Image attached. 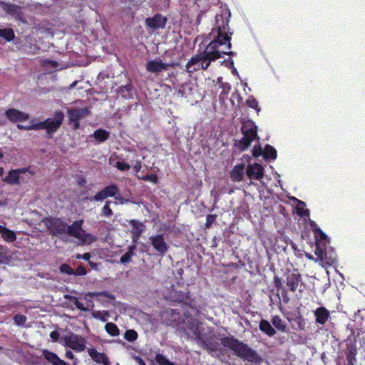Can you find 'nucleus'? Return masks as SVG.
<instances>
[{
  "label": "nucleus",
  "instance_id": "3c124183",
  "mask_svg": "<svg viewBox=\"0 0 365 365\" xmlns=\"http://www.w3.org/2000/svg\"><path fill=\"white\" fill-rule=\"evenodd\" d=\"M274 284L276 289L279 291L282 289V281L280 277L278 276H274Z\"/></svg>",
  "mask_w": 365,
  "mask_h": 365
},
{
  "label": "nucleus",
  "instance_id": "f8f14e48",
  "mask_svg": "<svg viewBox=\"0 0 365 365\" xmlns=\"http://www.w3.org/2000/svg\"><path fill=\"white\" fill-rule=\"evenodd\" d=\"M67 113L68 115V121H80V120L88 116L90 114V110L88 107L80 108H68Z\"/></svg>",
  "mask_w": 365,
  "mask_h": 365
},
{
  "label": "nucleus",
  "instance_id": "f03ea898",
  "mask_svg": "<svg viewBox=\"0 0 365 365\" xmlns=\"http://www.w3.org/2000/svg\"><path fill=\"white\" fill-rule=\"evenodd\" d=\"M221 344L232 350L235 355L249 362H258L259 356L258 354L247 344L239 341L234 336H224L221 339Z\"/></svg>",
  "mask_w": 365,
  "mask_h": 365
},
{
  "label": "nucleus",
  "instance_id": "69168bd1",
  "mask_svg": "<svg viewBox=\"0 0 365 365\" xmlns=\"http://www.w3.org/2000/svg\"><path fill=\"white\" fill-rule=\"evenodd\" d=\"M66 358L69 359H74V354L71 351H66Z\"/></svg>",
  "mask_w": 365,
  "mask_h": 365
},
{
  "label": "nucleus",
  "instance_id": "f704fd0d",
  "mask_svg": "<svg viewBox=\"0 0 365 365\" xmlns=\"http://www.w3.org/2000/svg\"><path fill=\"white\" fill-rule=\"evenodd\" d=\"M0 36L3 37L7 41H12L14 37V32L11 29H0Z\"/></svg>",
  "mask_w": 365,
  "mask_h": 365
},
{
  "label": "nucleus",
  "instance_id": "473e14b6",
  "mask_svg": "<svg viewBox=\"0 0 365 365\" xmlns=\"http://www.w3.org/2000/svg\"><path fill=\"white\" fill-rule=\"evenodd\" d=\"M136 249V245H133L129 246L128 251L120 257V262L122 264L129 263L132 260V257L134 255V250Z\"/></svg>",
  "mask_w": 365,
  "mask_h": 365
},
{
  "label": "nucleus",
  "instance_id": "e433bc0d",
  "mask_svg": "<svg viewBox=\"0 0 365 365\" xmlns=\"http://www.w3.org/2000/svg\"><path fill=\"white\" fill-rule=\"evenodd\" d=\"M113 212L110 208V201H106L101 211V215L106 217H110Z\"/></svg>",
  "mask_w": 365,
  "mask_h": 365
},
{
  "label": "nucleus",
  "instance_id": "37998d69",
  "mask_svg": "<svg viewBox=\"0 0 365 365\" xmlns=\"http://www.w3.org/2000/svg\"><path fill=\"white\" fill-rule=\"evenodd\" d=\"M216 215H207L206 217V222L205 224V229H209L214 222L216 220Z\"/></svg>",
  "mask_w": 365,
  "mask_h": 365
},
{
  "label": "nucleus",
  "instance_id": "a18cd8bd",
  "mask_svg": "<svg viewBox=\"0 0 365 365\" xmlns=\"http://www.w3.org/2000/svg\"><path fill=\"white\" fill-rule=\"evenodd\" d=\"M246 104L248 107L254 109H257L258 108V102L253 96H250L247 99Z\"/></svg>",
  "mask_w": 365,
  "mask_h": 365
},
{
  "label": "nucleus",
  "instance_id": "6ab92c4d",
  "mask_svg": "<svg viewBox=\"0 0 365 365\" xmlns=\"http://www.w3.org/2000/svg\"><path fill=\"white\" fill-rule=\"evenodd\" d=\"M315 322L320 325H324L330 318L329 311L324 307H319L314 311Z\"/></svg>",
  "mask_w": 365,
  "mask_h": 365
},
{
  "label": "nucleus",
  "instance_id": "1a4fd4ad",
  "mask_svg": "<svg viewBox=\"0 0 365 365\" xmlns=\"http://www.w3.org/2000/svg\"><path fill=\"white\" fill-rule=\"evenodd\" d=\"M167 22V17L163 16L161 14L158 13L152 17H148L145 21V24L147 29H150L154 31L165 29Z\"/></svg>",
  "mask_w": 365,
  "mask_h": 365
},
{
  "label": "nucleus",
  "instance_id": "09e8293b",
  "mask_svg": "<svg viewBox=\"0 0 365 365\" xmlns=\"http://www.w3.org/2000/svg\"><path fill=\"white\" fill-rule=\"evenodd\" d=\"M261 155H263V151H262L261 146L259 145H255L252 149V155L255 158H258Z\"/></svg>",
  "mask_w": 365,
  "mask_h": 365
},
{
  "label": "nucleus",
  "instance_id": "9d476101",
  "mask_svg": "<svg viewBox=\"0 0 365 365\" xmlns=\"http://www.w3.org/2000/svg\"><path fill=\"white\" fill-rule=\"evenodd\" d=\"M149 240L154 250L161 255L163 256L168 252L169 246L165 242L163 234L152 235L150 237Z\"/></svg>",
  "mask_w": 365,
  "mask_h": 365
},
{
  "label": "nucleus",
  "instance_id": "dca6fc26",
  "mask_svg": "<svg viewBox=\"0 0 365 365\" xmlns=\"http://www.w3.org/2000/svg\"><path fill=\"white\" fill-rule=\"evenodd\" d=\"M173 66V63H165L161 59H158L148 61L146 64V69L150 73H159L163 70H168Z\"/></svg>",
  "mask_w": 365,
  "mask_h": 365
},
{
  "label": "nucleus",
  "instance_id": "864d4df0",
  "mask_svg": "<svg viewBox=\"0 0 365 365\" xmlns=\"http://www.w3.org/2000/svg\"><path fill=\"white\" fill-rule=\"evenodd\" d=\"M220 87L222 88V93L227 94L231 90V86L229 83H222Z\"/></svg>",
  "mask_w": 365,
  "mask_h": 365
},
{
  "label": "nucleus",
  "instance_id": "4c0bfd02",
  "mask_svg": "<svg viewBox=\"0 0 365 365\" xmlns=\"http://www.w3.org/2000/svg\"><path fill=\"white\" fill-rule=\"evenodd\" d=\"M138 336V333L134 329H128L124 334V338L130 342L135 341Z\"/></svg>",
  "mask_w": 365,
  "mask_h": 365
},
{
  "label": "nucleus",
  "instance_id": "603ef678",
  "mask_svg": "<svg viewBox=\"0 0 365 365\" xmlns=\"http://www.w3.org/2000/svg\"><path fill=\"white\" fill-rule=\"evenodd\" d=\"M91 255L89 252L84 253L83 255L77 254L76 258L78 259H84L86 261H89L91 259Z\"/></svg>",
  "mask_w": 365,
  "mask_h": 365
},
{
  "label": "nucleus",
  "instance_id": "680f3d73",
  "mask_svg": "<svg viewBox=\"0 0 365 365\" xmlns=\"http://www.w3.org/2000/svg\"><path fill=\"white\" fill-rule=\"evenodd\" d=\"M73 124V129L76 130L80 128V121L69 122V124Z\"/></svg>",
  "mask_w": 365,
  "mask_h": 365
},
{
  "label": "nucleus",
  "instance_id": "0e129e2a",
  "mask_svg": "<svg viewBox=\"0 0 365 365\" xmlns=\"http://www.w3.org/2000/svg\"><path fill=\"white\" fill-rule=\"evenodd\" d=\"M8 260V257L3 252H0V264L6 262Z\"/></svg>",
  "mask_w": 365,
  "mask_h": 365
},
{
  "label": "nucleus",
  "instance_id": "393cba45",
  "mask_svg": "<svg viewBox=\"0 0 365 365\" xmlns=\"http://www.w3.org/2000/svg\"><path fill=\"white\" fill-rule=\"evenodd\" d=\"M259 330L267 334L268 336H274L276 334L275 329L272 326L271 323L266 319H261L259 324Z\"/></svg>",
  "mask_w": 365,
  "mask_h": 365
},
{
  "label": "nucleus",
  "instance_id": "79ce46f5",
  "mask_svg": "<svg viewBox=\"0 0 365 365\" xmlns=\"http://www.w3.org/2000/svg\"><path fill=\"white\" fill-rule=\"evenodd\" d=\"M93 317L96 319H99L102 322H105L107 321V317H108V313L106 311L96 312L93 313Z\"/></svg>",
  "mask_w": 365,
  "mask_h": 365
},
{
  "label": "nucleus",
  "instance_id": "5701e85b",
  "mask_svg": "<svg viewBox=\"0 0 365 365\" xmlns=\"http://www.w3.org/2000/svg\"><path fill=\"white\" fill-rule=\"evenodd\" d=\"M42 356L44 359L52 365H67L66 363L61 359L56 353L50 351L48 349L42 351Z\"/></svg>",
  "mask_w": 365,
  "mask_h": 365
},
{
  "label": "nucleus",
  "instance_id": "0eeeda50",
  "mask_svg": "<svg viewBox=\"0 0 365 365\" xmlns=\"http://www.w3.org/2000/svg\"><path fill=\"white\" fill-rule=\"evenodd\" d=\"M64 346L81 352L86 349V339L79 335L71 333L63 336Z\"/></svg>",
  "mask_w": 365,
  "mask_h": 365
},
{
  "label": "nucleus",
  "instance_id": "4468645a",
  "mask_svg": "<svg viewBox=\"0 0 365 365\" xmlns=\"http://www.w3.org/2000/svg\"><path fill=\"white\" fill-rule=\"evenodd\" d=\"M87 352L91 359L99 364L110 365L108 356L103 352H98L95 348H89Z\"/></svg>",
  "mask_w": 365,
  "mask_h": 365
},
{
  "label": "nucleus",
  "instance_id": "b1692460",
  "mask_svg": "<svg viewBox=\"0 0 365 365\" xmlns=\"http://www.w3.org/2000/svg\"><path fill=\"white\" fill-rule=\"evenodd\" d=\"M357 349L354 342L347 344V350L346 351V365H354L356 362Z\"/></svg>",
  "mask_w": 365,
  "mask_h": 365
},
{
  "label": "nucleus",
  "instance_id": "c9c22d12",
  "mask_svg": "<svg viewBox=\"0 0 365 365\" xmlns=\"http://www.w3.org/2000/svg\"><path fill=\"white\" fill-rule=\"evenodd\" d=\"M305 203L302 201H299L298 205L296 207V212L301 217H307L309 215V211L308 209L304 208Z\"/></svg>",
  "mask_w": 365,
  "mask_h": 365
},
{
  "label": "nucleus",
  "instance_id": "f3484780",
  "mask_svg": "<svg viewBox=\"0 0 365 365\" xmlns=\"http://www.w3.org/2000/svg\"><path fill=\"white\" fill-rule=\"evenodd\" d=\"M84 222L83 219L74 221L71 225H66V233L68 235L73 237L76 239L81 237L80 235L84 230L82 225Z\"/></svg>",
  "mask_w": 365,
  "mask_h": 365
},
{
  "label": "nucleus",
  "instance_id": "ea45409f",
  "mask_svg": "<svg viewBox=\"0 0 365 365\" xmlns=\"http://www.w3.org/2000/svg\"><path fill=\"white\" fill-rule=\"evenodd\" d=\"M14 322L16 325H24L25 322H26V317L25 315L18 314H16L14 318Z\"/></svg>",
  "mask_w": 365,
  "mask_h": 365
},
{
  "label": "nucleus",
  "instance_id": "a19ab883",
  "mask_svg": "<svg viewBox=\"0 0 365 365\" xmlns=\"http://www.w3.org/2000/svg\"><path fill=\"white\" fill-rule=\"evenodd\" d=\"M140 180L144 181H150L153 184H157L158 182V178L155 174H148L141 178H139Z\"/></svg>",
  "mask_w": 365,
  "mask_h": 365
},
{
  "label": "nucleus",
  "instance_id": "5fc2aeb1",
  "mask_svg": "<svg viewBox=\"0 0 365 365\" xmlns=\"http://www.w3.org/2000/svg\"><path fill=\"white\" fill-rule=\"evenodd\" d=\"M75 302H74V304L76 307L77 309H80V310H82V311H85L86 310V308L84 307V306L83 305V304L81 302H80L77 298H75Z\"/></svg>",
  "mask_w": 365,
  "mask_h": 365
},
{
  "label": "nucleus",
  "instance_id": "774afa93",
  "mask_svg": "<svg viewBox=\"0 0 365 365\" xmlns=\"http://www.w3.org/2000/svg\"><path fill=\"white\" fill-rule=\"evenodd\" d=\"M135 361L138 362L139 365H146L145 361L139 356L136 357Z\"/></svg>",
  "mask_w": 365,
  "mask_h": 365
},
{
  "label": "nucleus",
  "instance_id": "49530a36",
  "mask_svg": "<svg viewBox=\"0 0 365 365\" xmlns=\"http://www.w3.org/2000/svg\"><path fill=\"white\" fill-rule=\"evenodd\" d=\"M89 296H91L92 297L102 296V297H108L110 299L113 298L112 295L110 294H109L107 291L90 292Z\"/></svg>",
  "mask_w": 365,
  "mask_h": 365
},
{
  "label": "nucleus",
  "instance_id": "2f4dec72",
  "mask_svg": "<svg viewBox=\"0 0 365 365\" xmlns=\"http://www.w3.org/2000/svg\"><path fill=\"white\" fill-rule=\"evenodd\" d=\"M81 237L78 238L81 241V245H91L97 240V238L91 233L86 232L85 230L80 234Z\"/></svg>",
  "mask_w": 365,
  "mask_h": 365
},
{
  "label": "nucleus",
  "instance_id": "a211bd4d",
  "mask_svg": "<svg viewBox=\"0 0 365 365\" xmlns=\"http://www.w3.org/2000/svg\"><path fill=\"white\" fill-rule=\"evenodd\" d=\"M117 94L119 97L129 100L133 99L135 95V91L134 86L131 83H129L125 86H121L118 88Z\"/></svg>",
  "mask_w": 365,
  "mask_h": 365
},
{
  "label": "nucleus",
  "instance_id": "de8ad7c7",
  "mask_svg": "<svg viewBox=\"0 0 365 365\" xmlns=\"http://www.w3.org/2000/svg\"><path fill=\"white\" fill-rule=\"evenodd\" d=\"M86 274H87V270H86V267L83 265L80 264L77 267V268L76 269H74L73 275L83 276V275H86Z\"/></svg>",
  "mask_w": 365,
  "mask_h": 365
},
{
  "label": "nucleus",
  "instance_id": "a878e982",
  "mask_svg": "<svg viewBox=\"0 0 365 365\" xmlns=\"http://www.w3.org/2000/svg\"><path fill=\"white\" fill-rule=\"evenodd\" d=\"M190 329L192 331V335L190 336V338L193 340L196 341L199 345H204L205 344L202 340L203 334L200 331V328L198 324H192V327H189Z\"/></svg>",
  "mask_w": 365,
  "mask_h": 365
},
{
  "label": "nucleus",
  "instance_id": "6e6552de",
  "mask_svg": "<svg viewBox=\"0 0 365 365\" xmlns=\"http://www.w3.org/2000/svg\"><path fill=\"white\" fill-rule=\"evenodd\" d=\"M107 197H115V200H120V189L116 184L113 183L106 186L101 190L96 192L91 200L99 202L104 200Z\"/></svg>",
  "mask_w": 365,
  "mask_h": 365
},
{
  "label": "nucleus",
  "instance_id": "f257e3e1",
  "mask_svg": "<svg viewBox=\"0 0 365 365\" xmlns=\"http://www.w3.org/2000/svg\"><path fill=\"white\" fill-rule=\"evenodd\" d=\"M229 18L221 14L216 16L217 36L214 37L205 49L187 61L186 71L192 73L200 70L206 71L212 61L223 57L224 55L233 56L231 51L232 33L230 31Z\"/></svg>",
  "mask_w": 365,
  "mask_h": 365
},
{
  "label": "nucleus",
  "instance_id": "e2e57ef3",
  "mask_svg": "<svg viewBox=\"0 0 365 365\" xmlns=\"http://www.w3.org/2000/svg\"><path fill=\"white\" fill-rule=\"evenodd\" d=\"M310 227H311L312 230L313 231L314 234L315 233V231H316L317 229H320L317 226V223L314 221H311L310 222Z\"/></svg>",
  "mask_w": 365,
  "mask_h": 365
},
{
  "label": "nucleus",
  "instance_id": "bb28decb",
  "mask_svg": "<svg viewBox=\"0 0 365 365\" xmlns=\"http://www.w3.org/2000/svg\"><path fill=\"white\" fill-rule=\"evenodd\" d=\"M92 136L98 143H102L109 138L110 132L106 130L99 128L94 131Z\"/></svg>",
  "mask_w": 365,
  "mask_h": 365
},
{
  "label": "nucleus",
  "instance_id": "c85d7f7f",
  "mask_svg": "<svg viewBox=\"0 0 365 365\" xmlns=\"http://www.w3.org/2000/svg\"><path fill=\"white\" fill-rule=\"evenodd\" d=\"M271 322L274 327V329L282 332H287V324L282 321L281 317L278 315L272 316Z\"/></svg>",
  "mask_w": 365,
  "mask_h": 365
},
{
  "label": "nucleus",
  "instance_id": "4d7b16f0",
  "mask_svg": "<svg viewBox=\"0 0 365 365\" xmlns=\"http://www.w3.org/2000/svg\"><path fill=\"white\" fill-rule=\"evenodd\" d=\"M225 63V66L229 68H232L234 67V61L232 59H228V60H225L222 62V63Z\"/></svg>",
  "mask_w": 365,
  "mask_h": 365
},
{
  "label": "nucleus",
  "instance_id": "20e7f679",
  "mask_svg": "<svg viewBox=\"0 0 365 365\" xmlns=\"http://www.w3.org/2000/svg\"><path fill=\"white\" fill-rule=\"evenodd\" d=\"M241 131L243 137L239 141L238 146L241 151H244L250 146L253 140L259 139L257 136V126L252 120H248L242 122Z\"/></svg>",
  "mask_w": 365,
  "mask_h": 365
},
{
  "label": "nucleus",
  "instance_id": "052dcab7",
  "mask_svg": "<svg viewBox=\"0 0 365 365\" xmlns=\"http://www.w3.org/2000/svg\"><path fill=\"white\" fill-rule=\"evenodd\" d=\"M142 234H132V241L134 244L137 243Z\"/></svg>",
  "mask_w": 365,
  "mask_h": 365
},
{
  "label": "nucleus",
  "instance_id": "7ed1b4c3",
  "mask_svg": "<svg viewBox=\"0 0 365 365\" xmlns=\"http://www.w3.org/2000/svg\"><path fill=\"white\" fill-rule=\"evenodd\" d=\"M64 120V114L62 111H56L52 118H48L43 121L38 123H33L31 125H24L17 124V128L21 130H38L46 129L47 135L53 137V134L56 133L61 126Z\"/></svg>",
  "mask_w": 365,
  "mask_h": 365
},
{
  "label": "nucleus",
  "instance_id": "39448f33",
  "mask_svg": "<svg viewBox=\"0 0 365 365\" xmlns=\"http://www.w3.org/2000/svg\"><path fill=\"white\" fill-rule=\"evenodd\" d=\"M314 235L315 238L314 254L321 262H327V244L329 243V239L327 235L321 229H317Z\"/></svg>",
  "mask_w": 365,
  "mask_h": 365
},
{
  "label": "nucleus",
  "instance_id": "412c9836",
  "mask_svg": "<svg viewBox=\"0 0 365 365\" xmlns=\"http://www.w3.org/2000/svg\"><path fill=\"white\" fill-rule=\"evenodd\" d=\"M245 165L243 163L235 165L230 173L232 181L235 182H241L245 175Z\"/></svg>",
  "mask_w": 365,
  "mask_h": 365
},
{
  "label": "nucleus",
  "instance_id": "2eb2a0df",
  "mask_svg": "<svg viewBox=\"0 0 365 365\" xmlns=\"http://www.w3.org/2000/svg\"><path fill=\"white\" fill-rule=\"evenodd\" d=\"M29 172V168H22L16 170H11L9 172L8 175L4 178V182L9 185H19L20 175Z\"/></svg>",
  "mask_w": 365,
  "mask_h": 365
},
{
  "label": "nucleus",
  "instance_id": "72a5a7b5",
  "mask_svg": "<svg viewBox=\"0 0 365 365\" xmlns=\"http://www.w3.org/2000/svg\"><path fill=\"white\" fill-rule=\"evenodd\" d=\"M105 329L106 332L112 336H117L120 334V330L116 324H115L113 322H108L106 323L105 326Z\"/></svg>",
  "mask_w": 365,
  "mask_h": 365
},
{
  "label": "nucleus",
  "instance_id": "cd10ccee",
  "mask_svg": "<svg viewBox=\"0 0 365 365\" xmlns=\"http://www.w3.org/2000/svg\"><path fill=\"white\" fill-rule=\"evenodd\" d=\"M0 233L1 237L7 242H12L16 239V234L14 231L8 229L7 227L0 225Z\"/></svg>",
  "mask_w": 365,
  "mask_h": 365
},
{
  "label": "nucleus",
  "instance_id": "ddd939ff",
  "mask_svg": "<svg viewBox=\"0 0 365 365\" xmlns=\"http://www.w3.org/2000/svg\"><path fill=\"white\" fill-rule=\"evenodd\" d=\"M246 173L250 180H260L264 177V168L257 163L250 164L247 167Z\"/></svg>",
  "mask_w": 365,
  "mask_h": 365
},
{
  "label": "nucleus",
  "instance_id": "9b49d317",
  "mask_svg": "<svg viewBox=\"0 0 365 365\" xmlns=\"http://www.w3.org/2000/svg\"><path fill=\"white\" fill-rule=\"evenodd\" d=\"M6 118L14 123H21L29 120V115L16 108H9L5 111Z\"/></svg>",
  "mask_w": 365,
  "mask_h": 365
},
{
  "label": "nucleus",
  "instance_id": "c756f323",
  "mask_svg": "<svg viewBox=\"0 0 365 365\" xmlns=\"http://www.w3.org/2000/svg\"><path fill=\"white\" fill-rule=\"evenodd\" d=\"M129 225L131 226V233L132 234H142L145 230V225L143 223L136 220H130L129 222Z\"/></svg>",
  "mask_w": 365,
  "mask_h": 365
},
{
  "label": "nucleus",
  "instance_id": "58836bf2",
  "mask_svg": "<svg viewBox=\"0 0 365 365\" xmlns=\"http://www.w3.org/2000/svg\"><path fill=\"white\" fill-rule=\"evenodd\" d=\"M59 270L61 273L63 274L68 275L74 274V269L68 264H62L59 267Z\"/></svg>",
  "mask_w": 365,
  "mask_h": 365
},
{
  "label": "nucleus",
  "instance_id": "aec40b11",
  "mask_svg": "<svg viewBox=\"0 0 365 365\" xmlns=\"http://www.w3.org/2000/svg\"><path fill=\"white\" fill-rule=\"evenodd\" d=\"M302 285V276L299 272H292L287 277V285L291 292H295L299 284Z\"/></svg>",
  "mask_w": 365,
  "mask_h": 365
},
{
  "label": "nucleus",
  "instance_id": "6e6d98bb",
  "mask_svg": "<svg viewBox=\"0 0 365 365\" xmlns=\"http://www.w3.org/2000/svg\"><path fill=\"white\" fill-rule=\"evenodd\" d=\"M135 173H138L142 168V162L140 160H136L133 166Z\"/></svg>",
  "mask_w": 365,
  "mask_h": 365
},
{
  "label": "nucleus",
  "instance_id": "423d86ee",
  "mask_svg": "<svg viewBox=\"0 0 365 365\" xmlns=\"http://www.w3.org/2000/svg\"><path fill=\"white\" fill-rule=\"evenodd\" d=\"M50 233L55 236H60L66 233L67 223L60 217H49L43 220Z\"/></svg>",
  "mask_w": 365,
  "mask_h": 365
},
{
  "label": "nucleus",
  "instance_id": "c03bdc74",
  "mask_svg": "<svg viewBox=\"0 0 365 365\" xmlns=\"http://www.w3.org/2000/svg\"><path fill=\"white\" fill-rule=\"evenodd\" d=\"M115 167L120 171H128L130 170V166L128 163L123 161H117Z\"/></svg>",
  "mask_w": 365,
  "mask_h": 365
},
{
  "label": "nucleus",
  "instance_id": "338daca9",
  "mask_svg": "<svg viewBox=\"0 0 365 365\" xmlns=\"http://www.w3.org/2000/svg\"><path fill=\"white\" fill-rule=\"evenodd\" d=\"M188 298H189L188 292L186 294H181L179 295V300L180 302L183 301L185 299H188Z\"/></svg>",
  "mask_w": 365,
  "mask_h": 365
},
{
  "label": "nucleus",
  "instance_id": "bf43d9fd",
  "mask_svg": "<svg viewBox=\"0 0 365 365\" xmlns=\"http://www.w3.org/2000/svg\"><path fill=\"white\" fill-rule=\"evenodd\" d=\"M282 297H283V301H284V302H289V297H287V290H286V289H282Z\"/></svg>",
  "mask_w": 365,
  "mask_h": 365
},
{
  "label": "nucleus",
  "instance_id": "8fccbe9b",
  "mask_svg": "<svg viewBox=\"0 0 365 365\" xmlns=\"http://www.w3.org/2000/svg\"><path fill=\"white\" fill-rule=\"evenodd\" d=\"M19 10H20L19 6L12 4V5H10L8 6L6 11L8 14L14 15V14L19 13Z\"/></svg>",
  "mask_w": 365,
  "mask_h": 365
},
{
  "label": "nucleus",
  "instance_id": "4be33fe9",
  "mask_svg": "<svg viewBox=\"0 0 365 365\" xmlns=\"http://www.w3.org/2000/svg\"><path fill=\"white\" fill-rule=\"evenodd\" d=\"M213 336L214 334H212L211 333L204 334L202 336V340L204 341L205 346L204 345H200L203 349L207 350L210 352H214L217 351L219 344L217 342H214L213 340Z\"/></svg>",
  "mask_w": 365,
  "mask_h": 365
},
{
  "label": "nucleus",
  "instance_id": "7c9ffc66",
  "mask_svg": "<svg viewBox=\"0 0 365 365\" xmlns=\"http://www.w3.org/2000/svg\"><path fill=\"white\" fill-rule=\"evenodd\" d=\"M263 158L265 160H275L277 158L276 149L270 145H266L263 150Z\"/></svg>",
  "mask_w": 365,
  "mask_h": 365
},
{
  "label": "nucleus",
  "instance_id": "13d9d810",
  "mask_svg": "<svg viewBox=\"0 0 365 365\" xmlns=\"http://www.w3.org/2000/svg\"><path fill=\"white\" fill-rule=\"evenodd\" d=\"M50 337L53 340V341H57L59 338V334L57 331H53L51 332L50 334Z\"/></svg>",
  "mask_w": 365,
  "mask_h": 365
}]
</instances>
